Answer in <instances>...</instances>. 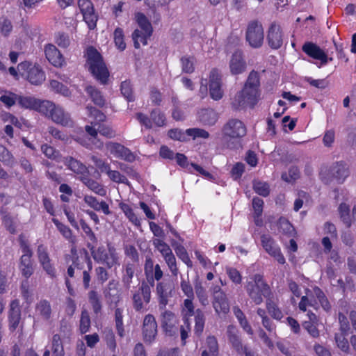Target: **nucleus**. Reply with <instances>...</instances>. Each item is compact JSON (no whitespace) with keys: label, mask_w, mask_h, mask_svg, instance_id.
I'll return each instance as SVG.
<instances>
[{"label":"nucleus","mask_w":356,"mask_h":356,"mask_svg":"<svg viewBox=\"0 0 356 356\" xmlns=\"http://www.w3.org/2000/svg\"><path fill=\"white\" fill-rule=\"evenodd\" d=\"M70 252L71 254L66 256V261L70 259L72 261L67 269V275L70 278L82 275L83 288L88 289L90 286V273L92 269V261L89 253L85 249L78 252L76 248H72Z\"/></svg>","instance_id":"f257e3e1"},{"label":"nucleus","mask_w":356,"mask_h":356,"mask_svg":"<svg viewBox=\"0 0 356 356\" xmlns=\"http://www.w3.org/2000/svg\"><path fill=\"white\" fill-rule=\"evenodd\" d=\"M85 67L102 85H106L110 72L100 52L93 46H88L83 51Z\"/></svg>","instance_id":"f03ea898"},{"label":"nucleus","mask_w":356,"mask_h":356,"mask_svg":"<svg viewBox=\"0 0 356 356\" xmlns=\"http://www.w3.org/2000/svg\"><path fill=\"white\" fill-rule=\"evenodd\" d=\"M222 138L229 149L236 148V143L247 134L244 122L237 118L229 119L221 129Z\"/></svg>","instance_id":"7ed1b4c3"},{"label":"nucleus","mask_w":356,"mask_h":356,"mask_svg":"<svg viewBox=\"0 0 356 356\" xmlns=\"http://www.w3.org/2000/svg\"><path fill=\"white\" fill-rule=\"evenodd\" d=\"M250 280L247 281L245 289L248 296L255 305H261L264 301L263 297L267 300L273 296L270 287L265 281L262 275L254 274L250 277Z\"/></svg>","instance_id":"20e7f679"},{"label":"nucleus","mask_w":356,"mask_h":356,"mask_svg":"<svg viewBox=\"0 0 356 356\" xmlns=\"http://www.w3.org/2000/svg\"><path fill=\"white\" fill-rule=\"evenodd\" d=\"M87 247L90 250L93 259L97 263L104 264L109 269L120 264L117 250L111 243H107L106 249L103 245L96 248L95 245L90 243H88Z\"/></svg>","instance_id":"39448f33"},{"label":"nucleus","mask_w":356,"mask_h":356,"mask_svg":"<svg viewBox=\"0 0 356 356\" xmlns=\"http://www.w3.org/2000/svg\"><path fill=\"white\" fill-rule=\"evenodd\" d=\"M136 21L140 29H136L132 33V39L136 49H139L140 44L145 46L147 40L153 33V27L146 15L143 13H138L136 15Z\"/></svg>","instance_id":"423d86ee"},{"label":"nucleus","mask_w":356,"mask_h":356,"mask_svg":"<svg viewBox=\"0 0 356 356\" xmlns=\"http://www.w3.org/2000/svg\"><path fill=\"white\" fill-rule=\"evenodd\" d=\"M260 97L259 88L243 86L232 102V107L235 111L241 110L247 106L253 108Z\"/></svg>","instance_id":"0eeeda50"},{"label":"nucleus","mask_w":356,"mask_h":356,"mask_svg":"<svg viewBox=\"0 0 356 356\" xmlns=\"http://www.w3.org/2000/svg\"><path fill=\"white\" fill-rule=\"evenodd\" d=\"M19 73L33 85L38 86L45 80V73L38 64L24 61L17 65Z\"/></svg>","instance_id":"6e6552de"},{"label":"nucleus","mask_w":356,"mask_h":356,"mask_svg":"<svg viewBox=\"0 0 356 356\" xmlns=\"http://www.w3.org/2000/svg\"><path fill=\"white\" fill-rule=\"evenodd\" d=\"M226 334L232 349L237 355L241 356H257L247 344H243L240 332L236 326L233 325H228Z\"/></svg>","instance_id":"1a4fd4ad"},{"label":"nucleus","mask_w":356,"mask_h":356,"mask_svg":"<svg viewBox=\"0 0 356 356\" xmlns=\"http://www.w3.org/2000/svg\"><path fill=\"white\" fill-rule=\"evenodd\" d=\"M152 298V290L145 284L139 285L138 289L131 291L133 309L136 312H144L147 310Z\"/></svg>","instance_id":"9d476101"},{"label":"nucleus","mask_w":356,"mask_h":356,"mask_svg":"<svg viewBox=\"0 0 356 356\" xmlns=\"http://www.w3.org/2000/svg\"><path fill=\"white\" fill-rule=\"evenodd\" d=\"M245 39L253 48L262 46L264 39V28L258 20L250 21L247 26Z\"/></svg>","instance_id":"9b49d317"},{"label":"nucleus","mask_w":356,"mask_h":356,"mask_svg":"<svg viewBox=\"0 0 356 356\" xmlns=\"http://www.w3.org/2000/svg\"><path fill=\"white\" fill-rule=\"evenodd\" d=\"M153 245L162 254L172 275L173 276H177L179 268L177 267L176 258L170 246L160 238L154 239Z\"/></svg>","instance_id":"f8f14e48"},{"label":"nucleus","mask_w":356,"mask_h":356,"mask_svg":"<svg viewBox=\"0 0 356 356\" xmlns=\"http://www.w3.org/2000/svg\"><path fill=\"white\" fill-rule=\"evenodd\" d=\"M78 7L88 29H95L97 27L99 17L91 0H78Z\"/></svg>","instance_id":"ddd939ff"},{"label":"nucleus","mask_w":356,"mask_h":356,"mask_svg":"<svg viewBox=\"0 0 356 356\" xmlns=\"http://www.w3.org/2000/svg\"><path fill=\"white\" fill-rule=\"evenodd\" d=\"M161 327L166 336H176L179 331V320L170 310H165L160 316Z\"/></svg>","instance_id":"4468645a"},{"label":"nucleus","mask_w":356,"mask_h":356,"mask_svg":"<svg viewBox=\"0 0 356 356\" xmlns=\"http://www.w3.org/2000/svg\"><path fill=\"white\" fill-rule=\"evenodd\" d=\"M261 245L264 250L280 264H285L286 260L280 248L270 234H263L261 235Z\"/></svg>","instance_id":"2eb2a0df"},{"label":"nucleus","mask_w":356,"mask_h":356,"mask_svg":"<svg viewBox=\"0 0 356 356\" xmlns=\"http://www.w3.org/2000/svg\"><path fill=\"white\" fill-rule=\"evenodd\" d=\"M266 40L272 49H279L284 41V33L281 26L276 22H273L267 31Z\"/></svg>","instance_id":"dca6fc26"},{"label":"nucleus","mask_w":356,"mask_h":356,"mask_svg":"<svg viewBox=\"0 0 356 356\" xmlns=\"http://www.w3.org/2000/svg\"><path fill=\"white\" fill-rule=\"evenodd\" d=\"M209 88L210 97L215 101L221 99L223 97L222 89V77L217 68H213L209 74Z\"/></svg>","instance_id":"f3484780"},{"label":"nucleus","mask_w":356,"mask_h":356,"mask_svg":"<svg viewBox=\"0 0 356 356\" xmlns=\"http://www.w3.org/2000/svg\"><path fill=\"white\" fill-rule=\"evenodd\" d=\"M37 254L42 269L51 278H55L56 270L50 259L47 248L43 244L39 245L37 248Z\"/></svg>","instance_id":"a211bd4d"},{"label":"nucleus","mask_w":356,"mask_h":356,"mask_svg":"<svg viewBox=\"0 0 356 356\" xmlns=\"http://www.w3.org/2000/svg\"><path fill=\"white\" fill-rule=\"evenodd\" d=\"M143 337L145 343H152L157 335V323L155 317L151 314L145 316L143 322Z\"/></svg>","instance_id":"6ab92c4d"},{"label":"nucleus","mask_w":356,"mask_h":356,"mask_svg":"<svg viewBox=\"0 0 356 356\" xmlns=\"http://www.w3.org/2000/svg\"><path fill=\"white\" fill-rule=\"evenodd\" d=\"M302 50L308 56L321 61V65H325L332 58H328L326 53L316 44L312 42H306L302 47Z\"/></svg>","instance_id":"aec40b11"},{"label":"nucleus","mask_w":356,"mask_h":356,"mask_svg":"<svg viewBox=\"0 0 356 356\" xmlns=\"http://www.w3.org/2000/svg\"><path fill=\"white\" fill-rule=\"evenodd\" d=\"M106 147L110 153L118 159L128 162H133L135 160V156L131 151L120 143L108 142L106 143Z\"/></svg>","instance_id":"412c9836"},{"label":"nucleus","mask_w":356,"mask_h":356,"mask_svg":"<svg viewBox=\"0 0 356 356\" xmlns=\"http://www.w3.org/2000/svg\"><path fill=\"white\" fill-rule=\"evenodd\" d=\"M8 328L10 332H14L18 327L21 321V307L18 299L13 300L9 305Z\"/></svg>","instance_id":"4be33fe9"},{"label":"nucleus","mask_w":356,"mask_h":356,"mask_svg":"<svg viewBox=\"0 0 356 356\" xmlns=\"http://www.w3.org/2000/svg\"><path fill=\"white\" fill-rule=\"evenodd\" d=\"M156 293L158 298L159 309H165L169 302V298L172 296V289L171 286L163 282H159L156 285Z\"/></svg>","instance_id":"5701e85b"},{"label":"nucleus","mask_w":356,"mask_h":356,"mask_svg":"<svg viewBox=\"0 0 356 356\" xmlns=\"http://www.w3.org/2000/svg\"><path fill=\"white\" fill-rule=\"evenodd\" d=\"M45 57L53 66L61 67L65 63V58L53 44H47L44 48Z\"/></svg>","instance_id":"b1692460"},{"label":"nucleus","mask_w":356,"mask_h":356,"mask_svg":"<svg viewBox=\"0 0 356 356\" xmlns=\"http://www.w3.org/2000/svg\"><path fill=\"white\" fill-rule=\"evenodd\" d=\"M63 163L69 170L76 175L80 181L83 177L86 176L89 172L88 168L85 164L72 156L65 157Z\"/></svg>","instance_id":"393cba45"},{"label":"nucleus","mask_w":356,"mask_h":356,"mask_svg":"<svg viewBox=\"0 0 356 356\" xmlns=\"http://www.w3.org/2000/svg\"><path fill=\"white\" fill-rule=\"evenodd\" d=\"M229 68L231 73L234 75L243 73L246 69V63L242 51H235L230 59Z\"/></svg>","instance_id":"a878e982"},{"label":"nucleus","mask_w":356,"mask_h":356,"mask_svg":"<svg viewBox=\"0 0 356 356\" xmlns=\"http://www.w3.org/2000/svg\"><path fill=\"white\" fill-rule=\"evenodd\" d=\"M49 117H51L54 122L62 126L72 127L74 125V122L70 115L65 112L60 106L55 105L54 111H52Z\"/></svg>","instance_id":"bb28decb"},{"label":"nucleus","mask_w":356,"mask_h":356,"mask_svg":"<svg viewBox=\"0 0 356 356\" xmlns=\"http://www.w3.org/2000/svg\"><path fill=\"white\" fill-rule=\"evenodd\" d=\"M83 202L95 211H102L104 215L106 216L111 214L109 205L104 200L99 202L98 199L95 196L85 195L83 196Z\"/></svg>","instance_id":"cd10ccee"},{"label":"nucleus","mask_w":356,"mask_h":356,"mask_svg":"<svg viewBox=\"0 0 356 356\" xmlns=\"http://www.w3.org/2000/svg\"><path fill=\"white\" fill-rule=\"evenodd\" d=\"M81 181L91 191L95 194L104 197L106 195V189L104 186L90 177V172L86 176L83 177Z\"/></svg>","instance_id":"c85d7f7f"},{"label":"nucleus","mask_w":356,"mask_h":356,"mask_svg":"<svg viewBox=\"0 0 356 356\" xmlns=\"http://www.w3.org/2000/svg\"><path fill=\"white\" fill-rule=\"evenodd\" d=\"M218 118V113L213 108H203L199 112L200 121L205 126H213Z\"/></svg>","instance_id":"c756f323"},{"label":"nucleus","mask_w":356,"mask_h":356,"mask_svg":"<svg viewBox=\"0 0 356 356\" xmlns=\"http://www.w3.org/2000/svg\"><path fill=\"white\" fill-rule=\"evenodd\" d=\"M88 302L91 306L93 314L98 316L102 312L103 304L101 295L95 289L88 293Z\"/></svg>","instance_id":"7c9ffc66"},{"label":"nucleus","mask_w":356,"mask_h":356,"mask_svg":"<svg viewBox=\"0 0 356 356\" xmlns=\"http://www.w3.org/2000/svg\"><path fill=\"white\" fill-rule=\"evenodd\" d=\"M213 307L218 314H226L229 312V304L226 294L213 298Z\"/></svg>","instance_id":"2f4dec72"},{"label":"nucleus","mask_w":356,"mask_h":356,"mask_svg":"<svg viewBox=\"0 0 356 356\" xmlns=\"http://www.w3.org/2000/svg\"><path fill=\"white\" fill-rule=\"evenodd\" d=\"M332 172L334 177L338 182L342 183L344 179L348 176L349 172L346 164L343 162H337L332 167Z\"/></svg>","instance_id":"473e14b6"},{"label":"nucleus","mask_w":356,"mask_h":356,"mask_svg":"<svg viewBox=\"0 0 356 356\" xmlns=\"http://www.w3.org/2000/svg\"><path fill=\"white\" fill-rule=\"evenodd\" d=\"M136 266L133 263H127L124 267L122 275V282L124 288L129 289L132 284Z\"/></svg>","instance_id":"72a5a7b5"},{"label":"nucleus","mask_w":356,"mask_h":356,"mask_svg":"<svg viewBox=\"0 0 356 356\" xmlns=\"http://www.w3.org/2000/svg\"><path fill=\"white\" fill-rule=\"evenodd\" d=\"M85 91L95 105L99 107H103L105 105L106 101L102 92L95 86H88L86 87Z\"/></svg>","instance_id":"f704fd0d"},{"label":"nucleus","mask_w":356,"mask_h":356,"mask_svg":"<svg viewBox=\"0 0 356 356\" xmlns=\"http://www.w3.org/2000/svg\"><path fill=\"white\" fill-rule=\"evenodd\" d=\"M35 312L41 316L44 321H49L51 316V307L47 300H40L35 306Z\"/></svg>","instance_id":"c9c22d12"},{"label":"nucleus","mask_w":356,"mask_h":356,"mask_svg":"<svg viewBox=\"0 0 356 356\" xmlns=\"http://www.w3.org/2000/svg\"><path fill=\"white\" fill-rule=\"evenodd\" d=\"M348 323H346V327H341V331L338 333H335L334 339L337 347L341 349L343 352L348 353L350 350L349 342L346 338L347 334Z\"/></svg>","instance_id":"e433bc0d"},{"label":"nucleus","mask_w":356,"mask_h":356,"mask_svg":"<svg viewBox=\"0 0 356 356\" xmlns=\"http://www.w3.org/2000/svg\"><path fill=\"white\" fill-rule=\"evenodd\" d=\"M195 318V326H194V334L197 337H200L204 331L205 325V316L202 310L197 309L194 314Z\"/></svg>","instance_id":"4c0bfd02"},{"label":"nucleus","mask_w":356,"mask_h":356,"mask_svg":"<svg viewBox=\"0 0 356 356\" xmlns=\"http://www.w3.org/2000/svg\"><path fill=\"white\" fill-rule=\"evenodd\" d=\"M313 291L323 309L327 313L330 312L332 305L323 291L318 286H314Z\"/></svg>","instance_id":"58836bf2"},{"label":"nucleus","mask_w":356,"mask_h":356,"mask_svg":"<svg viewBox=\"0 0 356 356\" xmlns=\"http://www.w3.org/2000/svg\"><path fill=\"white\" fill-rule=\"evenodd\" d=\"M0 161L9 168H13L16 164V159L13 154L5 146L0 144Z\"/></svg>","instance_id":"ea45409f"},{"label":"nucleus","mask_w":356,"mask_h":356,"mask_svg":"<svg viewBox=\"0 0 356 356\" xmlns=\"http://www.w3.org/2000/svg\"><path fill=\"white\" fill-rule=\"evenodd\" d=\"M172 245L175 250L177 256L188 267H193V262L190 259V257L187 252L186 249L184 246L180 243L174 244L172 243Z\"/></svg>","instance_id":"a19ab883"},{"label":"nucleus","mask_w":356,"mask_h":356,"mask_svg":"<svg viewBox=\"0 0 356 356\" xmlns=\"http://www.w3.org/2000/svg\"><path fill=\"white\" fill-rule=\"evenodd\" d=\"M338 211L340 219L347 228H350L352 225V220L350 218V209L348 204L341 203L338 207Z\"/></svg>","instance_id":"79ce46f5"},{"label":"nucleus","mask_w":356,"mask_h":356,"mask_svg":"<svg viewBox=\"0 0 356 356\" xmlns=\"http://www.w3.org/2000/svg\"><path fill=\"white\" fill-rule=\"evenodd\" d=\"M277 226L279 229L282 232L283 234L289 236H294L296 230L293 225L290 221L285 217L281 216L278 219Z\"/></svg>","instance_id":"37998d69"},{"label":"nucleus","mask_w":356,"mask_h":356,"mask_svg":"<svg viewBox=\"0 0 356 356\" xmlns=\"http://www.w3.org/2000/svg\"><path fill=\"white\" fill-rule=\"evenodd\" d=\"M202 351H207L213 356L219 355V345L216 337L213 335L208 336L206 339V348Z\"/></svg>","instance_id":"c03bdc74"},{"label":"nucleus","mask_w":356,"mask_h":356,"mask_svg":"<svg viewBox=\"0 0 356 356\" xmlns=\"http://www.w3.org/2000/svg\"><path fill=\"white\" fill-rule=\"evenodd\" d=\"M266 309L272 318L276 320H281L283 318V314L277 305L272 299V296L266 300Z\"/></svg>","instance_id":"a18cd8bd"},{"label":"nucleus","mask_w":356,"mask_h":356,"mask_svg":"<svg viewBox=\"0 0 356 356\" xmlns=\"http://www.w3.org/2000/svg\"><path fill=\"white\" fill-rule=\"evenodd\" d=\"M91 327V320L88 312L86 309H83L81 312V316L79 320V332L83 334L90 331Z\"/></svg>","instance_id":"49530a36"},{"label":"nucleus","mask_w":356,"mask_h":356,"mask_svg":"<svg viewBox=\"0 0 356 356\" xmlns=\"http://www.w3.org/2000/svg\"><path fill=\"white\" fill-rule=\"evenodd\" d=\"M123 316V309L122 308L117 307L115 309L114 320L117 333L120 337H123L124 336Z\"/></svg>","instance_id":"de8ad7c7"},{"label":"nucleus","mask_w":356,"mask_h":356,"mask_svg":"<svg viewBox=\"0 0 356 356\" xmlns=\"http://www.w3.org/2000/svg\"><path fill=\"white\" fill-rule=\"evenodd\" d=\"M37 106L35 111L44 115L50 116L51 113L54 111L55 104L48 100H40L38 99Z\"/></svg>","instance_id":"09e8293b"},{"label":"nucleus","mask_w":356,"mask_h":356,"mask_svg":"<svg viewBox=\"0 0 356 356\" xmlns=\"http://www.w3.org/2000/svg\"><path fill=\"white\" fill-rule=\"evenodd\" d=\"M120 208L123 211L126 217L136 226L140 225V220L137 215L134 213L133 209L130 205L126 203H120Z\"/></svg>","instance_id":"8fccbe9b"},{"label":"nucleus","mask_w":356,"mask_h":356,"mask_svg":"<svg viewBox=\"0 0 356 356\" xmlns=\"http://www.w3.org/2000/svg\"><path fill=\"white\" fill-rule=\"evenodd\" d=\"M51 351L53 356H65L63 342L58 334H55L52 337Z\"/></svg>","instance_id":"3c124183"},{"label":"nucleus","mask_w":356,"mask_h":356,"mask_svg":"<svg viewBox=\"0 0 356 356\" xmlns=\"http://www.w3.org/2000/svg\"><path fill=\"white\" fill-rule=\"evenodd\" d=\"M38 99L31 96L18 95L17 103L22 108L35 111Z\"/></svg>","instance_id":"603ef678"},{"label":"nucleus","mask_w":356,"mask_h":356,"mask_svg":"<svg viewBox=\"0 0 356 356\" xmlns=\"http://www.w3.org/2000/svg\"><path fill=\"white\" fill-rule=\"evenodd\" d=\"M150 118L152 124L154 123L156 127H162L166 124L165 115L159 108L153 109L150 113Z\"/></svg>","instance_id":"864d4df0"},{"label":"nucleus","mask_w":356,"mask_h":356,"mask_svg":"<svg viewBox=\"0 0 356 356\" xmlns=\"http://www.w3.org/2000/svg\"><path fill=\"white\" fill-rule=\"evenodd\" d=\"M252 188L257 194L264 197H268L270 192L269 184L265 181H254Z\"/></svg>","instance_id":"5fc2aeb1"},{"label":"nucleus","mask_w":356,"mask_h":356,"mask_svg":"<svg viewBox=\"0 0 356 356\" xmlns=\"http://www.w3.org/2000/svg\"><path fill=\"white\" fill-rule=\"evenodd\" d=\"M50 88L56 93L60 94L64 97H70L71 91L68 87L57 80L50 81Z\"/></svg>","instance_id":"6e6d98bb"},{"label":"nucleus","mask_w":356,"mask_h":356,"mask_svg":"<svg viewBox=\"0 0 356 356\" xmlns=\"http://www.w3.org/2000/svg\"><path fill=\"white\" fill-rule=\"evenodd\" d=\"M51 221L65 238L69 241H71L72 239V231L68 226L60 222L57 218H53L51 219Z\"/></svg>","instance_id":"4d7b16f0"},{"label":"nucleus","mask_w":356,"mask_h":356,"mask_svg":"<svg viewBox=\"0 0 356 356\" xmlns=\"http://www.w3.org/2000/svg\"><path fill=\"white\" fill-rule=\"evenodd\" d=\"M114 42L117 48L120 51H124L126 49V43L124 42V35L123 29L117 27L113 33Z\"/></svg>","instance_id":"13d9d810"},{"label":"nucleus","mask_w":356,"mask_h":356,"mask_svg":"<svg viewBox=\"0 0 356 356\" xmlns=\"http://www.w3.org/2000/svg\"><path fill=\"white\" fill-rule=\"evenodd\" d=\"M194 56H184L181 58V69L184 73L191 74L195 71Z\"/></svg>","instance_id":"bf43d9fd"},{"label":"nucleus","mask_w":356,"mask_h":356,"mask_svg":"<svg viewBox=\"0 0 356 356\" xmlns=\"http://www.w3.org/2000/svg\"><path fill=\"white\" fill-rule=\"evenodd\" d=\"M79 222H80L81 229H83V232L86 234L88 240L90 241L89 243L91 245H95L97 243L98 240H97V238L95 234L92 230L91 227L83 219H81Z\"/></svg>","instance_id":"052dcab7"},{"label":"nucleus","mask_w":356,"mask_h":356,"mask_svg":"<svg viewBox=\"0 0 356 356\" xmlns=\"http://www.w3.org/2000/svg\"><path fill=\"white\" fill-rule=\"evenodd\" d=\"M168 136L170 138L174 140H178L181 142H186L188 140V136L186 133V130L184 131L179 129H171L168 131Z\"/></svg>","instance_id":"680f3d73"},{"label":"nucleus","mask_w":356,"mask_h":356,"mask_svg":"<svg viewBox=\"0 0 356 356\" xmlns=\"http://www.w3.org/2000/svg\"><path fill=\"white\" fill-rule=\"evenodd\" d=\"M120 90L122 95L128 102H134L135 99L133 94V89L129 81H124L121 83Z\"/></svg>","instance_id":"e2e57ef3"},{"label":"nucleus","mask_w":356,"mask_h":356,"mask_svg":"<svg viewBox=\"0 0 356 356\" xmlns=\"http://www.w3.org/2000/svg\"><path fill=\"white\" fill-rule=\"evenodd\" d=\"M194 298H187L184 300L182 306V313L184 315V319L188 318L193 316L195 313L194 310L195 307L193 305V300Z\"/></svg>","instance_id":"0e129e2a"},{"label":"nucleus","mask_w":356,"mask_h":356,"mask_svg":"<svg viewBox=\"0 0 356 356\" xmlns=\"http://www.w3.org/2000/svg\"><path fill=\"white\" fill-rule=\"evenodd\" d=\"M106 174L109 179L113 182L124 184L126 185L129 184V181L127 178L118 170H112L110 169Z\"/></svg>","instance_id":"69168bd1"},{"label":"nucleus","mask_w":356,"mask_h":356,"mask_svg":"<svg viewBox=\"0 0 356 356\" xmlns=\"http://www.w3.org/2000/svg\"><path fill=\"white\" fill-rule=\"evenodd\" d=\"M196 296L202 305L206 306L209 304L208 296L205 289L201 283L195 285Z\"/></svg>","instance_id":"338daca9"},{"label":"nucleus","mask_w":356,"mask_h":356,"mask_svg":"<svg viewBox=\"0 0 356 356\" xmlns=\"http://www.w3.org/2000/svg\"><path fill=\"white\" fill-rule=\"evenodd\" d=\"M1 213L2 221L5 227L11 234H15L16 232V226L13 216L9 213H4L2 211Z\"/></svg>","instance_id":"774afa93"}]
</instances>
